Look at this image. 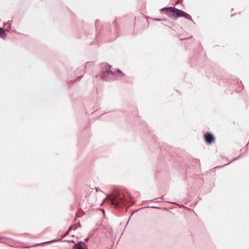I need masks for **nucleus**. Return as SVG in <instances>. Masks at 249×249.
<instances>
[{
  "label": "nucleus",
  "mask_w": 249,
  "mask_h": 249,
  "mask_svg": "<svg viewBox=\"0 0 249 249\" xmlns=\"http://www.w3.org/2000/svg\"><path fill=\"white\" fill-rule=\"evenodd\" d=\"M163 11H166L167 15L172 18H177V16L176 13H178V9H176L173 7L164 8L162 9Z\"/></svg>",
  "instance_id": "nucleus-2"
},
{
  "label": "nucleus",
  "mask_w": 249,
  "mask_h": 249,
  "mask_svg": "<svg viewBox=\"0 0 249 249\" xmlns=\"http://www.w3.org/2000/svg\"><path fill=\"white\" fill-rule=\"evenodd\" d=\"M74 249H88V248L85 243L80 242L75 245Z\"/></svg>",
  "instance_id": "nucleus-5"
},
{
  "label": "nucleus",
  "mask_w": 249,
  "mask_h": 249,
  "mask_svg": "<svg viewBox=\"0 0 249 249\" xmlns=\"http://www.w3.org/2000/svg\"><path fill=\"white\" fill-rule=\"evenodd\" d=\"M204 136H205V141L208 143H212L213 142V141L214 140L213 136L210 133H207V134H205Z\"/></svg>",
  "instance_id": "nucleus-4"
},
{
  "label": "nucleus",
  "mask_w": 249,
  "mask_h": 249,
  "mask_svg": "<svg viewBox=\"0 0 249 249\" xmlns=\"http://www.w3.org/2000/svg\"><path fill=\"white\" fill-rule=\"evenodd\" d=\"M111 66L107 64L103 65V70L100 73L101 77L105 80H110L116 78L117 73L120 74V76L123 75L122 72L117 70L116 72H113L110 70Z\"/></svg>",
  "instance_id": "nucleus-1"
},
{
  "label": "nucleus",
  "mask_w": 249,
  "mask_h": 249,
  "mask_svg": "<svg viewBox=\"0 0 249 249\" xmlns=\"http://www.w3.org/2000/svg\"><path fill=\"white\" fill-rule=\"evenodd\" d=\"M123 199L121 197L119 199L117 197H115L111 200L112 205L116 207H121Z\"/></svg>",
  "instance_id": "nucleus-3"
},
{
  "label": "nucleus",
  "mask_w": 249,
  "mask_h": 249,
  "mask_svg": "<svg viewBox=\"0 0 249 249\" xmlns=\"http://www.w3.org/2000/svg\"><path fill=\"white\" fill-rule=\"evenodd\" d=\"M185 12L183 11L178 9V13H176V15L177 16V18L182 17H184L185 14Z\"/></svg>",
  "instance_id": "nucleus-6"
},
{
  "label": "nucleus",
  "mask_w": 249,
  "mask_h": 249,
  "mask_svg": "<svg viewBox=\"0 0 249 249\" xmlns=\"http://www.w3.org/2000/svg\"><path fill=\"white\" fill-rule=\"evenodd\" d=\"M5 34V31L1 28L0 27V36H2Z\"/></svg>",
  "instance_id": "nucleus-8"
},
{
  "label": "nucleus",
  "mask_w": 249,
  "mask_h": 249,
  "mask_svg": "<svg viewBox=\"0 0 249 249\" xmlns=\"http://www.w3.org/2000/svg\"><path fill=\"white\" fill-rule=\"evenodd\" d=\"M184 17L185 18L187 19H189V20H192V18L191 16L190 15H189V14H188L187 13H185V16H184Z\"/></svg>",
  "instance_id": "nucleus-7"
}]
</instances>
